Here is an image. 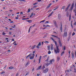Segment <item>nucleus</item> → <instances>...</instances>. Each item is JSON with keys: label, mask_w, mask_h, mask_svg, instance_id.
<instances>
[{"label": "nucleus", "mask_w": 76, "mask_h": 76, "mask_svg": "<svg viewBox=\"0 0 76 76\" xmlns=\"http://www.w3.org/2000/svg\"><path fill=\"white\" fill-rule=\"evenodd\" d=\"M56 49L57 50H55V52L56 53V54L58 53H60V50H59V49L58 48V46H56Z\"/></svg>", "instance_id": "nucleus-1"}, {"label": "nucleus", "mask_w": 76, "mask_h": 76, "mask_svg": "<svg viewBox=\"0 0 76 76\" xmlns=\"http://www.w3.org/2000/svg\"><path fill=\"white\" fill-rule=\"evenodd\" d=\"M58 41L59 42V44L60 46V47H62V44H61V41L60 40V38H58Z\"/></svg>", "instance_id": "nucleus-2"}, {"label": "nucleus", "mask_w": 76, "mask_h": 76, "mask_svg": "<svg viewBox=\"0 0 76 76\" xmlns=\"http://www.w3.org/2000/svg\"><path fill=\"white\" fill-rule=\"evenodd\" d=\"M54 59L53 58L51 60H50V63H49V64H52V62H54Z\"/></svg>", "instance_id": "nucleus-3"}, {"label": "nucleus", "mask_w": 76, "mask_h": 76, "mask_svg": "<svg viewBox=\"0 0 76 76\" xmlns=\"http://www.w3.org/2000/svg\"><path fill=\"white\" fill-rule=\"evenodd\" d=\"M48 68H46L43 71V72L44 73H46L48 72Z\"/></svg>", "instance_id": "nucleus-4"}, {"label": "nucleus", "mask_w": 76, "mask_h": 76, "mask_svg": "<svg viewBox=\"0 0 76 76\" xmlns=\"http://www.w3.org/2000/svg\"><path fill=\"white\" fill-rule=\"evenodd\" d=\"M60 30L61 32H63L62 23H61V26H60Z\"/></svg>", "instance_id": "nucleus-5"}, {"label": "nucleus", "mask_w": 76, "mask_h": 76, "mask_svg": "<svg viewBox=\"0 0 76 76\" xmlns=\"http://www.w3.org/2000/svg\"><path fill=\"white\" fill-rule=\"evenodd\" d=\"M53 44H51V46H50V50L52 51V50H53Z\"/></svg>", "instance_id": "nucleus-6"}, {"label": "nucleus", "mask_w": 76, "mask_h": 76, "mask_svg": "<svg viewBox=\"0 0 76 76\" xmlns=\"http://www.w3.org/2000/svg\"><path fill=\"white\" fill-rule=\"evenodd\" d=\"M32 55V53H30L29 55H28L26 57V59H27L28 57H31V56Z\"/></svg>", "instance_id": "nucleus-7"}, {"label": "nucleus", "mask_w": 76, "mask_h": 76, "mask_svg": "<svg viewBox=\"0 0 76 76\" xmlns=\"http://www.w3.org/2000/svg\"><path fill=\"white\" fill-rule=\"evenodd\" d=\"M70 5H71V4H69V5H68L67 7L65 9V10H68L69 9V7L70 6Z\"/></svg>", "instance_id": "nucleus-8"}, {"label": "nucleus", "mask_w": 76, "mask_h": 76, "mask_svg": "<svg viewBox=\"0 0 76 76\" xmlns=\"http://www.w3.org/2000/svg\"><path fill=\"white\" fill-rule=\"evenodd\" d=\"M73 7H74V4L72 3L71 7V8H70V10H72V9H73Z\"/></svg>", "instance_id": "nucleus-9"}, {"label": "nucleus", "mask_w": 76, "mask_h": 76, "mask_svg": "<svg viewBox=\"0 0 76 76\" xmlns=\"http://www.w3.org/2000/svg\"><path fill=\"white\" fill-rule=\"evenodd\" d=\"M34 27V25H33V26H31L30 27V28H29V30H28V33H29V32H30V30H31V28H33V27Z\"/></svg>", "instance_id": "nucleus-10"}, {"label": "nucleus", "mask_w": 76, "mask_h": 76, "mask_svg": "<svg viewBox=\"0 0 76 76\" xmlns=\"http://www.w3.org/2000/svg\"><path fill=\"white\" fill-rule=\"evenodd\" d=\"M53 11L49 15H48V18H50V16H52V15H53Z\"/></svg>", "instance_id": "nucleus-11"}, {"label": "nucleus", "mask_w": 76, "mask_h": 76, "mask_svg": "<svg viewBox=\"0 0 76 76\" xmlns=\"http://www.w3.org/2000/svg\"><path fill=\"white\" fill-rule=\"evenodd\" d=\"M28 22V23H32V20H26V22Z\"/></svg>", "instance_id": "nucleus-12"}, {"label": "nucleus", "mask_w": 76, "mask_h": 76, "mask_svg": "<svg viewBox=\"0 0 76 76\" xmlns=\"http://www.w3.org/2000/svg\"><path fill=\"white\" fill-rule=\"evenodd\" d=\"M43 27H45V28L46 27H50V26L49 25H43Z\"/></svg>", "instance_id": "nucleus-13"}, {"label": "nucleus", "mask_w": 76, "mask_h": 76, "mask_svg": "<svg viewBox=\"0 0 76 76\" xmlns=\"http://www.w3.org/2000/svg\"><path fill=\"white\" fill-rule=\"evenodd\" d=\"M67 32H64V37H66V36H67Z\"/></svg>", "instance_id": "nucleus-14"}, {"label": "nucleus", "mask_w": 76, "mask_h": 76, "mask_svg": "<svg viewBox=\"0 0 76 76\" xmlns=\"http://www.w3.org/2000/svg\"><path fill=\"white\" fill-rule=\"evenodd\" d=\"M60 57L59 56L57 57V61H58L60 60Z\"/></svg>", "instance_id": "nucleus-15"}, {"label": "nucleus", "mask_w": 76, "mask_h": 76, "mask_svg": "<svg viewBox=\"0 0 76 76\" xmlns=\"http://www.w3.org/2000/svg\"><path fill=\"white\" fill-rule=\"evenodd\" d=\"M71 14H70L69 15V21H70V20H71Z\"/></svg>", "instance_id": "nucleus-16"}, {"label": "nucleus", "mask_w": 76, "mask_h": 76, "mask_svg": "<svg viewBox=\"0 0 76 76\" xmlns=\"http://www.w3.org/2000/svg\"><path fill=\"white\" fill-rule=\"evenodd\" d=\"M72 23H73V21H71V26L73 29V25H72Z\"/></svg>", "instance_id": "nucleus-17"}, {"label": "nucleus", "mask_w": 76, "mask_h": 76, "mask_svg": "<svg viewBox=\"0 0 76 76\" xmlns=\"http://www.w3.org/2000/svg\"><path fill=\"white\" fill-rule=\"evenodd\" d=\"M34 58V56H31L30 57V60H32Z\"/></svg>", "instance_id": "nucleus-18"}, {"label": "nucleus", "mask_w": 76, "mask_h": 76, "mask_svg": "<svg viewBox=\"0 0 76 76\" xmlns=\"http://www.w3.org/2000/svg\"><path fill=\"white\" fill-rule=\"evenodd\" d=\"M52 4L51 3H50V4H49V5L47 7V9H48V8H49L50 6H51V5Z\"/></svg>", "instance_id": "nucleus-19"}, {"label": "nucleus", "mask_w": 76, "mask_h": 76, "mask_svg": "<svg viewBox=\"0 0 76 76\" xmlns=\"http://www.w3.org/2000/svg\"><path fill=\"white\" fill-rule=\"evenodd\" d=\"M36 46V45H34V46H33L31 48V49L32 50H33V49H34V48H35Z\"/></svg>", "instance_id": "nucleus-20"}, {"label": "nucleus", "mask_w": 76, "mask_h": 76, "mask_svg": "<svg viewBox=\"0 0 76 76\" xmlns=\"http://www.w3.org/2000/svg\"><path fill=\"white\" fill-rule=\"evenodd\" d=\"M71 54H72V58H74V53H72Z\"/></svg>", "instance_id": "nucleus-21"}, {"label": "nucleus", "mask_w": 76, "mask_h": 76, "mask_svg": "<svg viewBox=\"0 0 76 76\" xmlns=\"http://www.w3.org/2000/svg\"><path fill=\"white\" fill-rule=\"evenodd\" d=\"M64 51H63L61 53V56H63V54H64Z\"/></svg>", "instance_id": "nucleus-22"}, {"label": "nucleus", "mask_w": 76, "mask_h": 76, "mask_svg": "<svg viewBox=\"0 0 76 76\" xmlns=\"http://www.w3.org/2000/svg\"><path fill=\"white\" fill-rule=\"evenodd\" d=\"M48 50H50V46H48Z\"/></svg>", "instance_id": "nucleus-23"}, {"label": "nucleus", "mask_w": 76, "mask_h": 76, "mask_svg": "<svg viewBox=\"0 0 76 76\" xmlns=\"http://www.w3.org/2000/svg\"><path fill=\"white\" fill-rule=\"evenodd\" d=\"M9 69H14V67L12 66H10L9 67Z\"/></svg>", "instance_id": "nucleus-24"}, {"label": "nucleus", "mask_w": 76, "mask_h": 76, "mask_svg": "<svg viewBox=\"0 0 76 76\" xmlns=\"http://www.w3.org/2000/svg\"><path fill=\"white\" fill-rule=\"evenodd\" d=\"M44 42L45 44H48L49 43V42L48 41H45Z\"/></svg>", "instance_id": "nucleus-25"}, {"label": "nucleus", "mask_w": 76, "mask_h": 76, "mask_svg": "<svg viewBox=\"0 0 76 76\" xmlns=\"http://www.w3.org/2000/svg\"><path fill=\"white\" fill-rule=\"evenodd\" d=\"M29 63L28 62H27L26 64L25 65V66L26 67H27L28 65V64H29Z\"/></svg>", "instance_id": "nucleus-26"}, {"label": "nucleus", "mask_w": 76, "mask_h": 76, "mask_svg": "<svg viewBox=\"0 0 76 76\" xmlns=\"http://www.w3.org/2000/svg\"><path fill=\"white\" fill-rule=\"evenodd\" d=\"M38 45L41 46V42H39V44H38Z\"/></svg>", "instance_id": "nucleus-27"}, {"label": "nucleus", "mask_w": 76, "mask_h": 76, "mask_svg": "<svg viewBox=\"0 0 76 76\" xmlns=\"http://www.w3.org/2000/svg\"><path fill=\"white\" fill-rule=\"evenodd\" d=\"M53 22L54 25L57 24V23H56V21L55 20H53Z\"/></svg>", "instance_id": "nucleus-28"}, {"label": "nucleus", "mask_w": 76, "mask_h": 76, "mask_svg": "<svg viewBox=\"0 0 76 76\" xmlns=\"http://www.w3.org/2000/svg\"><path fill=\"white\" fill-rule=\"evenodd\" d=\"M41 67H42V66H41V65H40L39 67L37 69H38V70H39V69H40L41 68Z\"/></svg>", "instance_id": "nucleus-29"}, {"label": "nucleus", "mask_w": 76, "mask_h": 76, "mask_svg": "<svg viewBox=\"0 0 76 76\" xmlns=\"http://www.w3.org/2000/svg\"><path fill=\"white\" fill-rule=\"evenodd\" d=\"M69 12H66V16L67 17H68V16H69Z\"/></svg>", "instance_id": "nucleus-30"}, {"label": "nucleus", "mask_w": 76, "mask_h": 76, "mask_svg": "<svg viewBox=\"0 0 76 76\" xmlns=\"http://www.w3.org/2000/svg\"><path fill=\"white\" fill-rule=\"evenodd\" d=\"M33 15H34V13H32L31 14V15H30V18H31L32 17V16H33Z\"/></svg>", "instance_id": "nucleus-31"}, {"label": "nucleus", "mask_w": 76, "mask_h": 76, "mask_svg": "<svg viewBox=\"0 0 76 76\" xmlns=\"http://www.w3.org/2000/svg\"><path fill=\"white\" fill-rule=\"evenodd\" d=\"M65 7H66V6H64L62 7V8H61V9H64Z\"/></svg>", "instance_id": "nucleus-32"}, {"label": "nucleus", "mask_w": 76, "mask_h": 76, "mask_svg": "<svg viewBox=\"0 0 76 76\" xmlns=\"http://www.w3.org/2000/svg\"><path fill=\"white\" fill-rule=\"evenodd\" d=\"M45 20H43L42 21H41L40 22V23H41V22H42V23H44V22H45Z\"/></svg>", "instance_id": "nucleus-33"}, {"label": "nucleus", "mask_w": 76, "mask_h": 76, "mask_svg": "<svg viewBox=\"0 0 76 76\" xmlns=\"http://www.w3.org/2000/svg\"><path fill=\"white\" fill-rule=\"evenodd\" d=\"M39 75H40V72H38V73L37 75V76H39Z\"/></svg>", "instance_id": "nucleus-34"}, {"label": "nucleus", "mask_w": 76, "mask_h": 76, "mask_svg": "<svg viewBox=\"0 0 76 76\" xmlns=\"http://www.w3.org/2000/svg\"><path fill=\"white\" fill-rule=\"evenodd\" d=\"M27 19H29V18H22V20H26Z\"/></svg>", "instance_id": "nucleus-35"}, {"label": "nucleus", "mask_w": 76, "mask_h": 76, "mask_svg": "<svg viewBox=\"0 0 76 76\" xmlns=\"http://www.w3.org/2000/svg\"><path fill=\"white\" fill-rule=\"evenodd\" d=\"M45 66H43V67L42 68V70H44V69H45Z\"/></svg>", "instance_id": "nucleus-36"}, {"label": "nucleus", "mask_w": 76, "mask_h": 76, "mask_svg": "<svg viewBox=\"0 0 76 76\" xmlns=\"http://www.w3.org/2000/svg\"><path fill=\"white\" fill-rule=\"evenodd\" d=\"M73 12H75V16H76V10H74Z\"/></svg>", "instance_id": "nucleus-37"}, {"label": "nucleus", "mask_w": 76, "mask_h": 76, "mask_svg": "<svg viewBox=\"0 0 76 76\" xmlns=\"http://www.w3.org/2000/svg\"><path fill=\"white\" fill-rule=\"evenodd\" d=\"M55 45H56V46H57V42L55 41Z\"/></svg>", "instance_id": "nucleus-38"}, {"label": "nucleus", "mask_w": 76, "mask_h": 76, "mask_svg": "<svg viewBox=\"0 0 76 76\" xmlns=\"http://www.w3.org/2000/svg\"><path fill=\"white\" fill-rule=\"evenodd\" d=\"M51 51H48V54H51Z\"/></svg>", "instance_id": "nucleus-39"}, {"label": "nucleus", "mask_w": 76, "mask_h": 76, "mask_svg": "<svg viewBox=\"0 0 76 76\" xmlns=\"http://www.w3.org/2000/svg\"><path fill=\"white\" fill-rule=\"evenodd\" d=\"M55 26L56 27V28H58V26H57V24H54Z\"/></svg>", "instance_id": "nucleus-40"}, {"label": "nucleus", "mask_w": 76, "mask_h": 76, "mask_svg": "<svg viewBox=\"0 0 76 76\" xmlns=\"http://www.w3.org/2000/svg\"><path fill=\"white\" fill-rule=\"evenodd\" d=\"M5 73V72L4 71H3L1 73V74H4Z\"/></svg>", "instance_id": "nucleus-41"}, {"label": "nucleus", "mask_w": 76, "mask_h": 76, "mask_svg": "<svg viewBox=\"0 0 76 76\" xmlns=\"http://www.w3.org/2000/svg\"><path fill=\"white\" fill-rule=\"evenodd\" d=\"M72 35V36H74V35H75V33L74 32H73Z\"/></svg>", "instance_id": "nucleus-42"}, {"label": "nucleus", "mask_w": 76, "mask_h": 76, "mask_svg": "<svg viewBox=\"0 0 76 76\" xmlns=\"http://www.w3.org/2000/svg\"><path fill=\"white\" fill-rule=\"evenodd\" d=\"M38 2H37V3H35L34 4H33V5H36L37 4H38Z\"/></svg>", "instance_id": "nucleus-43"}, {"label": "nucleus", "mask_w": 76, "mask_h": 76, "mask_svg": "<svg viewBox=\"0 0 76 76\" xmlns=\"http://www.w3.org/2000/svg\"><path fill=\"white\" fill-rule=\"evenodd\" d=\"M20 14H21V15H23V12H20Z\"/></svg>", "instance_id": "nucleus-44"}, {"label": "nucleus", "mask_w": 76, "mask_h": 76, "mask_svg": "<svg viewBox=\"0 0 76 76\" xmlns=\"http://www.w3.org/2000/svg\"><path fill=\"white\" fill-rule=\"evenodd\" d=\"M4 13H8V11H4Z\"/></svg>", "instance_id": "nucleus-45"}, {"label": "nucleus", "mask_w": 76, "mask_h": 76, "mask_svg": "<svg viewBox=\"0 0 76 76\" xmlns=\"http://www.w3.org/2000/svg\"><path fill=\"white\" fill-rule=\"evenodd\" d=\"M55 38H57V39H58L59 38H58V37L57 36H55Z\"/></svg>", "instance_id": "nucleus-46"}, {"label": "nucleus", "mask_w": 76, "mask_h": 76, "mask_svg": "<svg viewBox=\"0 0 76 76\" xmlns=\"http://www.w3.org/2000/svg\"><path fill=\"white\" fill-rule=\"evenodd\" d=\"M28 75H29V72H27L25 76H27Z\"/></svg>", "instance_id": "nucleus-47"}, {"label": "nucleus", "mask_w": 76, "mask_h": 76, "mask_svg": "<svg viewBox=\"0 0 76 76\" xmlns=\"http://www.w3.org/2000/svg\"><path fill=\"white\" fill-rule=\"evenodd\" d=\"M47 55H45V56H43V57L44 58L46 57H47Z\"/></svg>", "instance_id": "nucleus-48"}, {"label": "nucleus", "mask_w": 76, "mask_h": 76, "mask_svg": "<svg viewBox=\"0 0 76 76\" xmlns=\"http://www.w3.org/2000/svg\"><path fill=\"white\" fill-rule=\"evenodd\" d=\"M45 23H49V22L48 21H46L45 22Z\"/></svg>", "instance_id": "nucleus-49"}, {"label": "nucleus", "mask_w": 76, "mask_h": 76, "mask_svg": "<svg viewBox=\"0 0 76 76\" xmlns=\"http://www.w3.org/2000/svg\"><path fill=\"white\" fill-rule=\"evenodd\" d=\"M74 70L75 71H74V73H76V69L74 68Z\"/></svg>", "instance_id": "nucleus-50"}, {"label": "nucleus", "mask_w": 76, "mask_h": 76, "mask_svg": "<svg viewBox=\"0 0 76 76\" xmlns=\"http://www.w3.org/2000/svg\"><path fill=\"white\" fill-rule=\"evenodd\" d=\"M63 48H64V50H65L66 49V48L65 47V46Z\"/></svg>", "instance_id": "nucleus-51"}, {"label": "nucleus", "mask_w": 76, "mask_h": 76, "mask_svg": "<svg viewBox=\"0 0 76 76\" xmlns=\"http://www.w3.org/2000/svg\"><path fill=\"white\" fill-rule=\"evenodd\" d=\"M6 33H3L2 34L3 35H5Z\"/></svg>", "instance_id": "nucleus-52"}, {"label": "nucleus", "mask_w": 76, "mask_h": 76, "mask_svg": "<svg viewBox=\"0 0 76 76\" xmlns=\"http://www.w3.org/2000/svg\"><path fill=\"white\" fill-rule=\"evenodd\" d=\"M50 39H52V40L54 39L51 37H50Z\"/></svg>", "instance_id": "nucleus-53"}, {"label": "nucleus", "mask_w": 76, "mask_h": 76, "mask_svg": "<svg viewBox=\"0 0 76 76\" xmlns=\"http://www.w3.org/2000/svg\"><path fill=\"white\" fill-rule=\"evenodd\" d=\"M42 57V56H40V57L39 58V60H41V57Z\"/></svg>", "instance_id": "nucleus-54"}, {"label": "nucleus", "mask_w": 76, "mask_h": 76, "mask_svg": "<svg viewBox=\"0 0 76 76\" xmlns=\"http://www.w3.org/2000/svg\"><path fill=\"white\" fill-rule=\"evenodd\" d=\"M51 36V37H55L56 36V35H52Z\"/></svg>", "instance_id": "nucleus-55"}, {"label": "nucleus", "mask_w": 76, "mask_h": 76, "mask_svg": "<svg viewBox=\"0 0 76 76\" xmlns=\"http://www.w3.org/2000/svg\"><path fill=\"white\" fill-rule=\"evenodd\" d=\"M6 67H7V65H5V66H4V69H5V68Z\"/></svg>", "instance_id": "nucleus-56"}, {"label": "nucleus", "mask_w": 76, "mask_h": 76, "mask_svg": "<svg viewBox=\"0 0 76 76\" xmlns=\"http://www.w3.org/2000/svg\"><path fill=\"white\" fill-rule=\"evenodd\" d=\"M39 64H40V63H41V59H39Z\"/></svg>", "instance_id": "nucleus-57"}, {"label": "nucleus", "mask_w": 76, "mask_h": 76, "mask_svg": "<svg viewBox=\"0 0 76 76\" xmlns=\"http://www.w3.org/2000/svg\"><path fill=\"white\" fill-rule=\"evenodd\" d=\"M13 22H13V21H11L10 22V23H13Z\"/></svg>", "instance_id": "nucleus-58"}, {"label": "nucleus", "mask_w": 76, "mask_h": 76, "mask_svg": "<svg viewBox=\"0 0 76 76\" xmlns=\"http://www.w3.org/2000/svg\"><path fill=\"white\" fill-rule=\"evenodd\" d=\"M30 11H31V10H28V11H27L28 13V12H30Z\"/></svg>", "instance_id": "nucleus-59"}, {"label": "nucleus", "mask_w": 76, "mask_h": 76, "mask_svg": "<svg viewBox=\"0 0 76 76\" xmlns=\"http://www.w3.org/2000/svg\"><path fill=\"white\" fill-rule=\"evenodd\" d=\"M39 46L38 45H37V48H39Z\"/></svg>", "instance_id": "nucleus-60"}, {"label": "nucleus", "mask_w": 76, "mask_h": 76, "mask_svg": "<svg viewBox=\"0 0 76 76\" xmlns=\"http://www.w3.org/2000/svg\"><path fill=\"white\" fill-rule=\"evenodd\" d=\"M75 56L76 57V51H75Z\"/></svg>", "instance_id": "nucleus-61"}, {"label": "nucleus", "mask_w": 76, "mask_h": 76, "mask_svg": "<svg viewBox=\"0 0 76 76\" xmlns=\"http://www.w3.org/2000/svg\"><path fill=\"white\" fill-rule=\"evenodd\" d=\"M37 7V6L35 5L34 6V7Z\"/></svg>", "instance_id": "nucleus-62"}, {"label": "nucleus", "mask_w": 76, "mask_h": 76, "mask_svg": "<svg viewBox=\"0 0 76 76\" xmlns=\"http://www.w3.org/2000/svg\"><path fill=\"white\" fill-rule=\"evenodd\" d=\"M45 37H47V35H45V36L43 38H45Z\"/></svg>", "instance_id": "nucleus-63"}, {"label": "nucleus", "mask_w": 76, "mask_h": 76, "mask_svg": "<svg viewBox=\"0 0 76 76\" xmlns=\"http://www.w3.org/2000/svg\"><path fill=\"white\" fill-rule=\"evenodd\" d=\"M19 75V74L18 73H17V74L16 75V76H18V75Z\"/></svg>", "instance_id": "nucleus-64"}]
</instances>
